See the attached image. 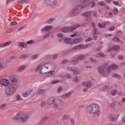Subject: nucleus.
<instances>
[{"mask_svg": "<svg viewBox=\"0 0 125 125\" xmlns=\"http://www.w3.org/2000/svg\"><path fill=\"white\" fill-rule=\"evenodd\" d=\"M35 71H40L42 75L50 77L55 74V65L49 62L40 63L36 67Z\"/></svg>", "mask_w": 125, "mask_h": 125, "instance_id": "nucleus-1", "label": "nucleus"}, {"mask_svg": "<svg viewBox=\"0 0 125 125\" xmlns=\"http://www.w3.org/2000/svg\"><path fill=\"white\" fill-rule=\"evenodd\" d=\"M47 104L48 105H51L54 108H58V109H62L64 108V104H63V102L61 101L60 99H56L54 97H50L47 100Z\"/></svg>", "mask_w": 125, "mask_h": 125, "instance_id": "nucleus-2", "label": "nucleus"}, {"mask_svg": "<svg viewBox=\"0 0 125 125\" xmlns=\"http://www.w3.org/2000/svg\"><path fill=\"white\" fill-rule=\"evenodd\" d=\"M86 111L92 114L94 117H98L100 114V110L98 104H92L86 107Z\"/></svg>", "mask_w": 125, "mask_h": 125, "instance_id": "nucleus-3", "label": "nucleus"}, {"mask_svg": "<svg viewBox=\"0 0 125 125\" xmlns=\"http://www.w3.org/2000/svg\"><path fill=\"white\" fill-rule=\"evenodd\" d=\"M116 69H118V65L113 64L111 65H110L107 67V71H105V68L104 66H100L98 68V72L103 76H107L109 73H111V71H113V70H116Z\"/></svg>", "mask_w": 125, "mask_h": 125, "instance_id": "nucleus-4", "label": "nucleus"}, {"mask_svg": "<svg viewBox=\"0 0 125 125\" xmlns=\"http://www.w3.org/2000/svg\"><path fill=\"white\" fill-rule=\"evenodd\" d=\"M89 5H90L89 0H82V2H81L80 4L79 5V6L74 7L71 11V13H72V14H74V15H77V14L79 13L78 8H79L82 9L83 8L88 7Z\"/></svg>", "mask_w": 125, "mask_h": 125, "instance_id": "nucleus-5", "label": "nucleus"}, {"mask_svg": "<svg viewBox=\"0 0 125 125\" xmlns=\"http://www.w3.org/2000/svg\"><path fill=\"white\" fill-rule=\"evenodd\" d=\"M30 116L27 113H18L15 117L13 118L14 121H21V123L27 122Z\"/></svg>", "mask_w": 125, "mask_h": 125, "instance_id": "nucleus-6", "label": "nucleus"}, {"mask_svg": "<svg viewBox=\"0 0 125 125\" xmlns=\"http://www.w3.org/2000/svg\"><path fill=\"white\" fill-rule=\"evenodd\" d=\"M57 36L59 39V42H64L65 44H71V43H72L71 39L65 37L62 33H58Z\"/></svg>", "mask_w": 125, "mask_h": 125, "instance_id": "nucleus-7", "label": "nucleus"}, {"mask_svg": "<svg viewBox=\"0 0 125 125\" xmlns=\"http://www.w3.org/2000/svg\"><path fill=\"white\" fill-rule=\"evenodd\" d=\"M17 89V87L9 85L7 88L5 89V93L7 96H11V95L14 94Z\"/></svg>", "mask_w": 125, "mask_h": 125, "instance_id": "nucleus-8", "label": "nucleus"}, {"mask_svg": "<svg viewBox=\"0 0 125 125\" xmlns=\"http://www.w3.org/2000/svg\"><path fill=\"white\" fill-rule=\"evenodd\" d=\"M10 83L9 85L14 86L15 87H18V79L15 77V76H11L9 79Z\"/></svg>", "mask_w": 125, "mask_h": 125, "instance_id": "nucleus-9", "label": "nucleus"}, {"mask_svg": "<svg viewBox=\"0 0 125 125\" xmlns=\"http://www.w3.org/2000/svg\"><path fill=\"white\" fill-rule=\"evenodd\" d=\"M78 27H80V24L70 26H64L61 28L60 31H62V32H65L66 31H74L75 29H77Z\"/></svg>", "mask_w": 125, "mask_h": 125, "instance_id": "nucleus-10", "label": "nucleus"}, {"mask_svg": "<svg viewBox=\"0 0 125 125\" xmlns=\"http://www.w3.org/2000/svg\"><path fill=\"white\" fill-rule=\"evenodd\" d=\"M68 71H71L73 72L74 75H79L80 73V70L78 69V68L72 67H67Z\"/></svg>", "mask_w": 125, "mask_h": 125, "instance_id": "nucleus-11", "label": "nucleus"}, {"mask_svg": "<svg viewBox=\"0 0 125 125\" xmlns=\"http://www.w3.org/2000/svg\"><path fill=\"white\" fill-rule=\"evenodd\" d=\"M84 59V56L81 55L76 58H75L74 60L71 62V64H77L80 60H83Z\"/></svg>", "mask_w": 125, "mask_h": 125, "instance_id": "nucleus-12", "label": "nucleus"}, {"mask_svg": "<svg viewBox=\"0 0 125 125\" xmlns=\"http://www.w3.org/2000/svg\"><path fill=\"white\" fill-rule=\"evenodd\" d=\"M0 84L3 85V86H8L9 85V81L6 79H0Z\"/></svg>", "mask_w": 125, "mask_h": 125, "instance_id": "nucleus-13", "label": "nucleus"}, {"mask_svg": "<svg viewBox=\"0 0 125 125\" xmlns=\"http://www.w3.org/2000/svg\"><path fill=\"white\" fill-rule=\"evenodd\" d=\"M55 0H45V3L50 6H55L56 5Z\"/></svg>", "mask_w": 125, "mask_h": 125, "instance_id": "nucleus-14", "label": "nucleus"}, {"mask_svg": "<svg viewBox=\"0 0 125 125\" xmlns=\"http://www.w3.org/2000/svg\"><path fill=\"white\" fill-rule=\"evenodd\" d=\"M11 44H12V42L11 41L1 43L0 44V48H4V47H7V46H9V45H11Z\"/></svg>", "mask_w": 125, "mask_h": 125, "instance_id": "nucleus-15", "label": "nucleus"}, {"mask_svg": "<svg viewBox=\"0 0 125 125\" xmlns=\"http://www.w3.org/2000/svg\"><path fill=\"white\" fill-rule=\"evenodd\" d=\"M83 16L86 17V18H87L88 17L90 18V20L88 21V22H90V20H91V18H92V17L91 16V12L89 11L85 12L83 14Z\"/></svg>", "mask_w": 125, "mask_h": 125, "instance_id": "nucleus-16", "label": "nucleus"}, {"mask_svg": "<svg viewBox=\"0 0 125 125\" xmlns=\"http://www.w3.org/2000/svg\"><path fill=\"white\" fill-rule=\"evenodd\" d=\"M83 86H86L87 87H90L91 86V83L90 82H86L82 83Z\"/></svg>", "mask_w": 125, "mask_h": 125, "instance_id": "nucleus-17", "label": "nucleus"}, {"mask_svg": "<svg viewBox=\"0 0 125 125\" xmlns=\"http://www.w3.org/2000/svg\"><path fill=\"white\" fill-rule=\"evenodd\" d=\"M71 94H72L71 92L66 93L62 96V98H63V99H66V98H69V97L71 96Z\"/></svg>", "mask_w": 125, "mask_h": 125, "instance_id": "nucleus-18", "label": "nucleus"}, {"mask_svg": "<svg viewBox=\"0 0 125 125\" xmlns=\"http://www.w3.org/2000/svg\"><path fill=\"white\" fill-rule=\"evenodd\" d=\"M32 90H30L29 91H27V92L23 93L22 94L23 97H28V96L30 95V94L32 93Z\"/></svg>", "mask_w": 125, "mask_h": 125, "instance_id": "nucleus-19", "label": "nucleus"}, {"mask_svg": "<svg viewBox=\"0 0 125 125\" xmlns=\"http://www.w3.org/2000/svg\"><path fill=\"white\" fill-rule=\"evenodd\" d=\"M83 41V38H80L79 39H74L73 40L72 43H78V42H81Z\"/></svg>", "mask_w": 125, "mask_h": 125, "instance_id": "nucleus-20", "label": "nucleus"}, {"mask_svg": "<svg viewBox=\"0 0 125 125\" xmlns=\"http://www.w3.org/2000/svg\"><path fill=\"white\" fill-rule=\"evenodd\" d=\"M120 49V47L119 46H113L112 48H110L108 50V52L112 51V50H119Z\"/></svg>", "mask_w": 125, "mask_h": 125, "instance_id": "nucleus-21", "label": "nucleus"}, {"mask_svg": "<svg viewBox=\"0 0 125 125\" xmlns=\"http://www.w3.org/2000/svg\"><path fill=\"white\" fill-rule=\"evenodd\" d=\"M18 45L20 47H21L22 48H25L26 46H27V44L26 43L20 42L18 43Z\"/></svg>", "mask_w": 125, "mask_h": 125, "instance_id": "nucleus-22", "label": "nucleus"}, {"mask_svg": "<svg viewBox=\"0 0 125 125\" xmlns=\"http://www.w3.org/2000/svg\"><path fill=\"white\" fill-rule=\"evenodd\" d=\"M25 69H26V66L22 65L18 69V71L20 73L21 72H22V71H24Z\"/></svg>", "mask_w": 125, "mask_h": 125, "instance_id": "nucleus-23", "label": "nucleus"}, {"mask_svg": "<svg viewBox=\"0 0 125 125\" xmlns=\"http://www.w3.org/2000/svg\"><path fill=\"white\" fill-rule=\"evenodd\" d=\"M72 81L74 83H79V82H80V81H81V78H80V77H79L78 76H75L73 78Z\"/></svg>", "mask_w": 125, "mask_h": 125, "instance_id": "nucleus-24", "label": "nucleus"}, {"mask_svg": "<svg viewBox=\"0 0 125 125\" xmlns=\"http://www.w3.org/2000/svg\"><path fill=\"white\" fill-rule=\"evenodd\" d=\"M89 45L87 44L85 45H79L78 46H77L76 47L77 48H82V49H84V48H87V47H89Z\"/></svg>", "mask_w": 125, "mask_h": 125, "instance_id": "nucleus-25", "label": "nucleus"}, {"mask_svg": "<svg viewBox=\"0 0 125 125\" xmlns=\"http://www.w3.org/2000/svg\"><path fill=\"white\" fill-rule=\"evenodd\" d=\"M46 92V90L41 89L40 90H38L37 91L38 94H44V93H45Z\"/></svg>", "mask_w": 125, "mask_h": 125, "instance_id": "nucleus-26", "label": "nucleus"}, {"mask_svg": "<svg viewBox=\"0 0 125 125\" xmlns=\"http://www.w3.org/2000/svg\"><path fill=\"white\" fill-rule=\"evenodd\" d=\"M23 99L21 97V96L19 94H17L16 96V101H22Z\"/></svg>", "mask_w": 125, "mask_h": 125, "instance_id": "nucleus-27", "label": "nucleus"}, {"mask_svg": "<svg viewBox=\"0 0 125 125\" xmlns=\"http://www.w3.org/2000/svg\"><path fill=\"white\" fill-rule=\"evenodd\" d=\"M51 29H52V26L51 25L46 26L43 27L44 31H49Z\"/></svg>", "mask_w": 125, "mask_h": 125, "instance_id": "nucleus-28", "label": "nucleus"}, {"mask_svg": "<svg viewBox=\"0 0 125 125\" xmlns=\"http://www.w3.org/2000/svg\"><path fill=\"white\" fill-rule=\"evenodd\" d=\"M98 27H99V28H105L106 24L104 23L100 22L98 24Z\"/></svg>", "mask_w": 125, "mask_h": 125, "instance_id": "nucleus-29", "label": "nucleus"}, {"mask_svg": "<svg viewBox=\"0 0 125 125\" xmlns=\"http://www.w3.org/2000/svg\"><path fill=\"white\" fill-rule=\"evenodd\" d=\"M37 58H39V54L33 55L31 57V59L32 60H35L36 59H37Z\"/></svg>", "mask_w": 125, "mask_h": 125, "instance_id": "nucleus-30", "label": "nucleus"}, {"mask_svg": "<svg viewBox=\"0 0 125 125\" xmlns=\"http://www.w3.org/2000/svg\"><path fill=\"white\" fill-rule=\"evenodd\" d=\"M113 78H117V79H121V76L117 73L113 74L112 75Z\"/></svg>", "mask_w": 125, "mask_h": 125, "instance_id": "nucleus-31", "label": "nucleus"}, {"mask_svg": "<svg viewBox=\"0 0 125 125\" xmlns=\"http://www.w3.org/2000/svg\"><path fill=\"white\" fill-rule=\"evenodd\" d=\"M54 21V18H51L47 21V23L48 24H50V23H52V22H53Z\"/></svg>", "mask_w": 125, "mask_h": 125, "instance_id": "nucleus-32", "label": "nucleus"}, {"mask_svg": "<svg viewBox=\"0 0 125 125\" xmlns=\"http://www.w3.org/2000/svg\"><path fill=\"white\" fill-rule=\"evenodd\" d=\"M35 43V41L34 40H29L26 42V44H33V43Z\"/></svg>", "mask_w": 125, "mask_h": 125, "instance_id": "nucleus-33", "label": "nucleus"}, {"mask_svg": "<svg viewBox=\"0 0 125 125\" xmlns=\"http://www.w3.org/2000/svg\"><path fill=\"white\" fill-rule=\"evenodd\" d=\"M50 36V32H47L46 34H45L43 36L44 39H46V38H48Z\"/></svg>", "mask_w": 125, "mask_h": 125, "instance_id": "nucleus-34", "label": "nucleus"}, {"mask_svg": "<svg viewBox=\"0 0 125 125\" xmlns=\"http://www.w3.org/2000/svg\"><path fill=\"white\" fill-rule=\"evenodd\" d=\"M97 34V32H93V35H94V36L93 37V41H96V39H97V36H96V34Z\"/></svg>", "mask_w": 125, "mask_h": 125, "instance_id": "nucleus-35", "label": "nucleus"}, {"mask_svg": "<svg viewBox=\"0 0 125 125\" xmlns=\"http://www.w3.org/2000/svg\"><path fill=\"white\" fill-rule=\"evenodd\" d=\"M63 90V88L61 86L59 87L57 91L58 93H60Z\"/></svg>", "mask_w": 125, "mask_h": 125, "instance_id": "nucleus-36", "label": "nucleus"}, {"mask_svg": "<svg viewBox=\"0 0 125 125\" xmlns=\"http://www.w3.org/2000/svg\"><path fill=\"white\" fill-rule=\"evenodd\" d=\"M60 81L59 80H53L51 82V83L52 84H55V83H58Z\"/></svg>", "mask_w": 125, "mask_h": 125, "instance_id": "nucleus-37", "label": "nucleus"}, {"mask_svg": "<svg viewBox=\"0 0 125 125\" xmlns=\"http://www.w3.org/2000/svg\"><path fill=\"white\" fill-rule=\"evenodd\" d=\"M15 59V56L10 57L7 60V61H11L12 60H14Z\"/></svg>", "mask_w": 125, "mask_h": 125, "instance_id": "nucleus-38", "label": "nucleus"}, {"mask_svg": "<svg viewBox=\"0 0 125 125\" xmlns=\"http://www.w3.org/2000/svg\"><path fill=\"white\" fill-rule=\"evenodd\" d=\"M91 7H94L95 6V0H92L91 2Z\"/></svg>", "mask_w": 125, "mask_h": 125, "instance_id": "nucleus-39", "label": "nucleus"}, {"mask_svg": "<svg viewBox=\"0 0 125 125\" xmlns=\"http://www.w3.org/2000/svg\"><path fill=\"white\" fill-rule=\"evenodd\" d=\"M17 21H14L11 22L10 23V26H14L15 25H17Z\"/></svg>", "mask_w": 125, "mask_h": 125, "instance_id": "nucleus-40", "label": "nucleus"}, {"mask_svg": "<svg viewBox=\"0 0 125 125\" xmlns=\"http://www.w3.org/2000/svg\"><path fill=\"white\" fill-rule=\"evenodd\" d=\"M116 94H117V90H114L111 92V95L113 96H114Z\"/></svg>", "mask_w": 125, "mask_h": 125, "instance_id": "nucleus-41", "label": "nucleus"}, {"mask_svg": "<svg viewBox=\"0 0 125 125\" xmlns=\"http://www.w3.org/2000/svg\"><path fill=\"white\" fill-rule=\"evenodd\" d=\"M99 5H101L102 6H104V5H106V4H105V2H101L100 1L98 2Z\"/></svg>", "mask_w": 125, "mask_h": 125, "instance_id": "nucleus-42", "label": "nucleus"}, {"mask_svg": "<svg viewBox=\"0 0 125 125\" xmlns=\"http://www.w3.org/2000/svg\"><path fill=\"white\" fill-rule=\"evenodd\" d=\"M119 12L118 11V8H114V14L115 15H116V14H118V13Z\"/></svg>", "mask_w": 125, "mask_h": 125, "instance_id": "nucleus-43", "label": "nucleus"}, {"mask_svg": "<svg viewBox=\"0 0 125 125\" xmlns=\"http://www.w3.org/2000/svg\"><path fill=\"white\" fill-rule=\"evenodd\" d=\"M109 31H113L114 30H115V27L114 26H112L108 28Z\"/></svg>", "mask_w": 125, "mask_h": 125, "instance_id": "nucleus-44", "label": "nucleus"}, {"mask_svg": "<svg viewBox=\"0 0 125 125\" xmlns=\"http://www.w3.org/2000/svg\"><path fill=\"white\" fill-rule=\"evenodd\" d=\"M124 58H125V57H124V56L123 55H120L118 56V59H119V60H123Z\"/></svg>", "mask_w": 125, "mask_h": 125, "instance_id": "nucleus-45", "label": "nucleus"}, {"mask_svg": "<svg viewBox=\"0 0 125 125\" xmlns=\"http://www.w3.org/2000/svg\"><path fill=\"white\" fill-rule=\"evenodd\" d=\"M89 60L92 63H95V62H96V60H94L92 58H90Z\"/></svg>", "mask_w": 125, "mask_h": 125, "instance_id": "nucleus-46", "label": "nucleus"}, {"mask_svg": "<svg viewBox=\"0 0 125 125\" xmlns=\"http://www.w3.org/2000/svg\"><path fill=\"white\" fill-rule=\"evenodd\" d=\"M97 56V57H104V55L102 53H100Z\"/></svg>", "mask_w": 125, "mask_h": 125, "instance_id": "nucleus-47", "label": "nucleus"}, {"mask_svg": "<svg viewBox=\"0 0 125 125\" xmlns=\"http://www.w3.org/2000/svg\"><path fill=\"white\" fill-rule=\"evenodd\" d=\"M26 57H27V55H21V56L20 57V58L21 59H24V58H26Z\"/></svg>", "mask_w": 125, "mask_h": 125, "instance_id": "nucleus-48", "label": "nucleus"}, {"mask_svg": "<svg viewBox=\"0 0 125 125\" xmlns=\"http://www.w3.org/2000/svg\"><path fill=\"white\" fill-rule=\"evenodd\" d=\"M113 41H114V42H120V39H119V38H117V37H115V38H114L113 39Z\"/></svg>", "mask_w": 125, "mask_h": 125, "instance_id": "nucleus-49", "label": "nucleus"}, {"mask_svg": "<svg viewBox=\"0 0 125 125\" xmlns=\"http://www.w3.org/2000/svg\"><path fill=\"white\" fill-rule=\"evenodd\" d=\"M66 78L67 79H72V75L70 74H68L66 75Z\"/></svg>", "mask_w": 125, "mask_h": 125, "instance_id": "nucleus-50", "label": "nucleus"}, {"mask_svg": "<svg viewBox=\"0 0 125 125\" xmlns=\"http://www.w3.org/2000/svg\"><path fill=\"white\" fill-rule=\"evenodd\" d=\"M92 40V39L91 38V37H89L85 40V42H90V41H91Z\"/></svg>", "mask_w": 125, "mask_h": 125, "instance_id": "nucleus-51", "label": "nucleus"}, {"mask_svg": "<svg viewBox=\"0 0 125 125\" xmlns=\"http://www.w3.org/2000/svg\"><path fill=\"white\" fill-rule=\"evenodd\" d=\"M58 57V55L57 54H54L53 55V59H56Z\"/></svg>", "mask_w": 125, "mask_h": 125, "instance_id": "nucleus-52", "label": "nucleus"}, {"mask_svg": "<svg viewBox=\"0 0 125 125\" xmlns=\"http://www.w3.org/2000/svg\"><path fill=\"white\" fill-rule=\"evenodd\" d=\"M93 17H94V18H97V12H95L94 13Z\"/></svg>", "mask_w": 125, "mask_h": 125, "instance_id": "nucleus-53", "label": "nucleus"}, {"mask_svg": "<svg viewBox=\"0 0 125 125\" xmlns=\"http://www.w3.org/2000/svg\"><path fill=\"white\" fill-rule=\"evenodd\" d=\"M108 15L110 17H113V16H114V15L113 14V13H112L111 12H110L108 13Z\"/></svg>", "mask_w": 125, "mask_h": 125, "instance_id": "nucleus-54", "label": "nucleus"}, {"mask_svg": "<svg viewBox=\"0 0 125 125\" xmlns=\"http://www.w3.org/2000/svg\"><path fill=\"white\" fill-rule=\"evenodd\" d=\"M48 119V117L47 116H45V117H43L42 119V121H46V120H47Z\"/></svg>", "mask_w": 125, "mask_h": 125, "instance_id": "nucleus-55", "label": "nucleus"}, {"mask_svg": "<svg viewBox=\"0 0 125 125\" xmlns=\"http://www.w3.org/2000/svg\"><path fill=\"white\" fill-rule=\"evenodd\" d=\"M24 29V26H21L18 29V31H21V30H23Z\"/></svg>", "mask_w": 125, "mask_h": 125, "instance_id": "nucleus-56", "label": "nucleus"}, {"mask_svg": "<svg viewBox=\"0 0 125 125\" xmlns=\"http://www.w3.org/2000/svg\"><path fill=\"white\" fill-rule=\"evenodd\" d=\"M18 3H20L21 4H23V0H20L19 2H18Z\"/></svg>", "mask_w": 125, "mask_h": 125, "instance_id": "nucleus-57", "label": "nucleus"}, {"mask_svg": "<svg viewBox=\"0 0 125 125\" xmlns=\"http://www.w3.org/2000/svg\"><path fill=\"white\" fill-rule=\"evenodd\" d=\"M13 0H7L6 1V4H8L9 3L10 1H12Z\"/></svg>", "mask_w": 125, "mask_h": 125, "instance_id": "nucleus-58", "label": "nucleus"}, {"mask_svg": "<svg viewBox=\"0 0 125 125\" xmlns=\"http://www.w3.org/2000/svg\"><path fill=\"white\" fill-rule=\"evenodd\" d=\"M44 105H45V102H42V103L41 106H42V107H43V106H44Z\"/></svg>", "mask_w": 125, "mask_h": 125, "instance_id": "nucleus-59", "label": "nucleus"}, {"mask_svg": "<svg viewBox=\"0 0 125 125\" xmlns=\"http://www.w3.org/2000/svg\"><path fill=\"white\" fill-rule=\"evenodd\" d=\"M5 106H6V104H2V105H1V108H4Z\"/></svg>", "mask_w": 125, "mask_h": 125, "instance_id": "nucleus-60", "label": "nucleus"}, {"mask_svg": "<svg viewBox=\"0 0 125 125\" xmlns=\"http://www.w3.org/2000/svg\"><path fill=\"white\" fill-rule=\"evenodd\" d=\"M76 36H77V34H73L70 35V37H71V38H74V37H76Z\"/></svg>", "mask_w": 125, "mask_h": 125, "instance_id": "nucleus-61", "label": "nucleus"}, {"mask_svg": "<svg viewBox=\"0 0 125 125\" xmlns=\"http://www.w3.org/2000/svg\"><path fill=\"white\" fill-rule=\"evenodd\" d=\"M113 3L115 5H119V2L113 1Z\"/></svg>", "mask_w": 125, "mask_h": 125, "instance_id": "nucleus-62", "label": "nucleus"}, {"mask_svg": "<svg viewBox=\"0 0 125 125\" xmlns=\"http://www.w3.org/2000/svg\"><path fill=\"white\" fill-rule=\"evenodd\" d=\"M23 4H25V3H28L27 0H23Z\"/></svg>", "mask_w": 125, "mask_h": 125, "instance_id": "nucleus-63", "label": "nucleus"}, {"mask_svg": "<svg viewBox=\"0 0 125 125\" xmlns=\"http://www.w3.org/2000/svg\"><path fill=\"white\" fill-rule=\"evenodd\" d=\"M104 9H105V10H109V7L105 6L104 7Z\"/></svg>", "mask_w": 125, "mask_h": 125, "instance_id": "nucleus-64", "label": "nucleus"}]
</instances>
